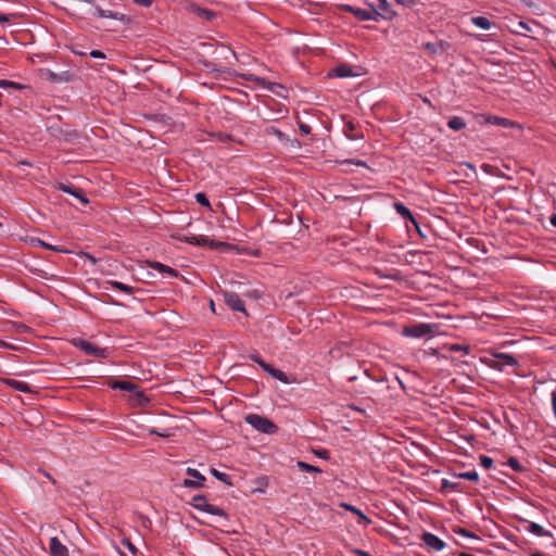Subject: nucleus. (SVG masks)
Returning a JSON list of instances; mask_svg holds the SVG:
<instances>
[{
  "mask_svg": "<svg viewBox=\"0 0 556 556\" xmlns=\"http://www.w3.org/2000/svg\"><path fill=\"white\" fill-rule=\"evenodd\" d=\"M182 240L190 244H193V245H200V247L208 245L210 248H214V249L220 244L219 242L210 240L204 236L190 235V236H185Z\"/></svg>",
  "mask_w": 556,
  "mask_h": 556,
  "instance_id": "obj_13",
  "label": "nucleus"
},
{
  "mask_svg": "<svg viewBox=\"0 0 556 556\" xmlns=\"http://www.w3.org/2000/svg\"><path fill=\"white\" fill-rule=\"evenodd\" d=\"M111 286L113 289L121 290L126 293H132V290H134L132 287L125 285L123 282H119V281H112Z\"/></svg>",
  "mask_w": 556,
  "mask_h": 556,
  "instance_id": "obj_31",
  "label": "nucleus"
},
{
  "mask_svg": "<svg viewBox=\"0 0 556 556\" xmlns=\"http://www.w3.org/2000/svg\"><path fill=\"white\" fill-rule=\"evenodd\" d=\"M528 530L530 533L536 536H549L551 532L545 530L541 525L535 522H529Z\"/></svg>",
  "mask_w": 556,
  "mask_h": 556,
  "instance_id": "obj_25",
  "label": "nucleus"
},
{
  "mask_svg": "<svg viewBox=\"0 0 556 556\" xmlns=\"http://www.w3.org/2000/svg\"><path fill=\"white\" fill-rule=\"evenodd\" d=\"M74 346L85 352L87 355L97 356L100 358H105L109 355L108 349L97 346L92 344L89 341H86L84 339H74L73 340Z\"/></svg>",
  "mask_w": 556,
  "mask_h": 556,
  "instance_id": "obj_5",
  "label": "nucleus"
},
{
  "mask_svg": "<svg viewBox=\"0 0 556 556\" xmlns=\"http://www.w3.org/2000/svg\"><path fill=\"white\" fill-rule=\"evenodd\" d=\"M334 76L340 78L353 77L355 73L353 68L349 65H340L333 70Z\"/></svg>",
  "mask_w": 556,
  "mask_h": 556,
  "instance_id": "obj_23",
  "label": "nucleus"
},
{
  "mask_svg": "<svg viewBox=\"0 0 556 556\" xmlns=\"http://www.w3.org/2000/svg\"><path fill=\"white\" fill-rule=\"evenodd\" d=\"M122 544L134 555L136 556L137 555V548L136 546L128 540V539H124L122 541Z\"/></svg>",
  "mask_w": 556,
  "mask_h": 556,
  "instance_id": "obj_37",
  "label": "nucleus"
},
{
  "mask_svg": "<svg viewBox=\"0 0 556 556\" xmlns=\"http://www.w3.org/2000/svg\"><path fill=\"white\" fill-rule=\"evenodd\" d=\"M459 533H460L462 535H464V536H471V534H470L469 532H467L466 530H464V529H460V530H459Z\"/></svg>",
  "mask_w": 556,
  "mask_h": 556,
  "instance_id": "obj_48",
  "label": "nucleus"
},
{
  "mask_svg": "<svg viewBox=\"0 0 556 556\" xmlns=\"http://www.w3.org/2000/svg\"><path fill=\"white\" fill-rule=\"evenodd\" d=\"M197 202L202 206H210V201L205 193L199 192L195 194Z\"/></svg>",
  "mask_w": 556,
  "mask_h": 556,
  "instance_id": "obj_34",
  "label": "nucleus"
},
{
  "mask_svg": "<svg viewBox=\"0 0 556 556\" xmlns=\"http://www.w3.org/2000/svg\"><path fill=\"white\" fill-rule=\"evenodd\" d=\"M298 467L302 470V471H306V472H311V471H314V472H321V470L311 464H307V463H304V462H299L298 463Z\"/></svg>",
  "mask_w": 556,
  "mask_h": 556,
  "instance_id": "obj_33",
  "label": "nucleus"
},
{
  "mask_svg": "<svg viewBox=\"0 0 556 556\" xmlns=\"http://www.w3.org/2000/svg\"><path fill=\"white\" fill-rule=\"evenodd\" d=\"M340 506L342 508H344L345 510H349L352 514H354V516H357L358 517L357 523L359 526L367 527L371 523V520L357 507H355L351 504H348V503H342Z\"/></svg>",
  "mask_w": 556,
  "mask_h": 556,
  "instance_id": "obj_14",
  "label": "nucleus"
},
{
  "mask_svg": "<svg viewBox=\"0 0 556 556\" xmlns=\"http://www.w3.org/2000/svg\"><path fill=\"white\" fill-rule=\"evenodd\" d=\"M480 465L485 469H490L493 465V459L489 456L482 455L480 457Z\"/></svg>",
  "mask_w": 556,
  "mask_h": 556,
  "instance_id": "obj_35",
  "label": "nucleus"
},
{
  "mask_svg": "<svg viewBox=\"0 0 556 556\" xmlns=\"http://www.w3.org/2000/svg\"><path fill=\"white\" fill-rule=\"evenodd\" d=\"M7 383L11 388H13L17 391L24 392V393H28L31 391L30 386L24 381H20V380H15V379H8Z\"/></svg>",
  "mask_w": 556,
  "mask_h": 556,
  "instance_id": "obj_24",
  "label": "nucleus"
},
{
  "mask_svg": "<svg viewBox=\"0 0 556 556\" xmlns=\"http://www.w3.org/2000/svg\"><path fill=\"white\" fill-rule=\"evenodd\" d=\"M485 123L492 124V125H498V126L506 127V128L514 126V123L511 121L504 118V117L494 116V115H489L485 118Z\"/></svg>",
  "mask_w": 556,
  "mask_h": 556,
  "instance_id": "obj_20",
  "label": "nucleus"
},
{
  "mask_svg": "<svg viewBox=\"0 0 556 556\" xmlns=\"http://www.w3.org/2000/svg\"><path fill=\"white\" fill-rule=\"evenodd\" d=\"M343 9L350 13H352L359 21H374L377 22V14L372 13V11L355 8L350 4H345Z\"/></svg>",
  "mask_w": 556,
  "mask_h": 556,
  "instance_id": "obj_9",
  "label": "nucleus"
},
{
  "mask_svg": "<svg viewBox=\"0 0 556 556\" xmlns=\"http://www.w3.org/2000/svg\"><path fill=\"white\" fill-rule=\"evenodd\" d=\"M421 540L426 546H428L429 548H431L435 552H441L445 547L444 541L441 540L435 534L430 533V532L422 533Z\"/></svg>",
  "mask_w": 556,
  "mask_h": 556,
  "instance_id": "obj_10",
  "label": "nucleus"
},
{
  "mask_svg": "<svg viewBox=\"0 0 556 556\" xmlns=\"http://www.w3.org/2000/svg\"><path fill=\"white\" fill-rule=\"evenodd\" d=\"M43 76L49 79L50 81H53V83H58V81H62L64 78H63V75H59L56 73H53L52 71L50 70H46L43 72Z\"/></svg>",
  "mask_w": 556,
  "mask_h": 556,
  "instance_id": "obj_32",
  "label": "nucleus"
},
{
  "mask_svg": "<svg viewBox=\"0 0 556 556\" xmlns=\"http://www.w3.org/2000/svg\"><path fill=\"white\" fill-rule=\"evenodd\" d=\"M192 506L195 509L204 511V513L210 514L212 516H217V517L227 519L226 511L223 508H220V507H218L216 505L211 504L204 495H195V496H193L192 497Z\"/></svg>",
  "mask_w": 556,
  "mask_h": 556,
  "instance_id": "obj_4",
  "label": "nucleus"
},
{
  "mask_svg": "<svg viewBox=\"0 0 556 556\" xmlns=\"http://www.w3.org/2000/svg\"><path fill=\"white\" fill-rule=\"evenodd\" d=\"M250 358L258 364L266 372H268L273 378L281 381L282 383H291V380L287 376L286 372L281 371L280 369H277L273 367L271 365L265 363L257 354H253L250 356Z\"/></svg>",
  "mask_w": 556,
  "mask_h": 556,
  "instance_id": "obj_6",
  "label": "nucleus"
},
{
  "mask_svg": "<svg viewBox=\"0 0 556 556\" xmlns=\"http://www.w3.org/2000/svg\"><path fill=\"white\" fill-rule=\"evenodd\" d=\"M507 465L515 471H521L522 470V467L520 465V463L518 462V459L514 458V457H510L507 462Z\"/></svg>",
  "mask_w": 556,
  "mask_h": 556,
  "instance_id": "obj_36",
  "label": "nucleus"
},
{
  "mask_svg": "<svg viewBox=\"0 0 556 556\" xmlns=\"http://www.w3.org/2000/svg\"><path fill=\"white\" fill-rule=\"evenodd\" d=\"M437 330L435 324L416 323L404 326L401 333L406 338L422 339L432 338Z\"/></svg>",
  "mask_w": 556,
  "mask_h": 556,
  "instance_id": "obj_2",
  "label": "nucleus"
},
{
  "mask_svg": "<svg viewBox=\"0 0 556 556\" xmlns=\"http://www.w3.org/2000/svg\"><path fill=\"white\" fill-rule=\"evenodd\" d=\"M457 477L460 479H465V480H469V481H473V482H477L479 480V475L476 470L459 472V473H457Z\"/></svg>",
  "mask_w": 556,
  "mask_h": 556,
  "instance_id": "obj_28",
  "label": "nucleus"
},
{
  "mask_svg": "<svg viewBox=\"0 0 556 556\" xmlns=\"http://www.w3.org/2000/svg\"><path fill=\"white\" fill-rule=\"evenodd\" d=\"M249 79H252V80H255V81H260V83H265L264 79L258 78V77H254L253 75H249Z\"/></svg>",
  "mask_w": 556,
  "mask_h": 556,
  "instance_id": "obj_46",
  "label": "nucleus"
},
{
  "mask_svg": "<svg viewBox=\"0 0 556 556\" xmlns=\"http://www.w3.org/2000/svg\"><path fill=\"white\" fill-rule=\"evenodd\" d=\"M1 21H7V18H5V17H2V18H0V22H1Z\"/></svg>",
  "mask_w": 556,
  "mask_h": 556,
  "instance_id": "obj_54",
  "label": "nucleus"
},
{
  "mask_svg": "<svg viewBox=\"0 0 556 556\" xmlns=\"http://www.w3.org/2000/svg\"><path fill=\"white\" fill-rule=\"evenodd\" d=\"M150 267L157 270L161 274H167L172 277H177V275H178L174 268H172L167 265H164L162 263H159V262L150 263Z\"/></svg>",
  "mask_w": 556,
  "mask_h": 556,
  "instance_id": "obj_21",
  "label": "nucleus"
},
{
  "mask_svg": "<svg viewBox=\"0 0 556 556\" xmlns=\"http://www.w3.org/2000/svg\"><path fill=\"white\" fill-rule=\"evenodd\" d=\"M518 26L521 28V30H517V33L520 34V35H525L526 34L525 31L530 30V27L525 22H519Z\"/></svg>",
  "mask_w": 556,
  "mask_h": 556,
  "instance_id": "obj_40",
  "label": "nucleus"
},
{
  "mask_svg": "<svg viewBox=\"0 0 556 556\" xmlns=\"http://www.w3.org/2000/svg\"><path fill=\"white\" fill-rule=\"evenodd\" d=\"M245 421L254 429L265 434H273L278 429L271 420L257 414L248 415Z\"/></svg>",
  "mask_w": 556,
  "mask_h": 556,
  "instance_id": "obj_3",
  "label": "nucleus"
},
{
  "mask_svg": "<svg viewBox=\"0 0 556 556\" xmlns=\"http://www.w3.org/2000/svg\"><path fill=\"white\" fill-rule=\"evenodd\" d=\"M299 127H300V130H301L303 134H305V135H308V134H311V131H312L311 126H308L307 124L301 123Z\"/></svg>",
  "mask_w": 556,
  "mask_h": 556,
  "instance_id": "obj_43",
  "label": "nucleus"
},
{
  "mask_svg": "<svg viewBox=\"0 0 556 556\" xmlns=\"http://www.w3.org/2000/svg\"><path fill=\"white\" fill-rule=\"evenodd\" d=\"M273 130H274V132H275L276 135L281 136V131H279L278 129H273Z\"/></svg>",
  "mask_w": 556,
  "mask_h": 556,
  "instance_id": "obj_51",
  "label": "nucleus"
},
{
  "mask_svg": "<svg viewBox=\"0 0 556 556\" xmlns=\"http://www.w3.org/2000/svg\"><path fill=\"white\" fill-rule=\"evenodd\" d=\"M447 350L450 352H463L465 354H469L470 346L469 345L459 344V343H452V344L447 345Z\"/></svg>",
  "mask_w": 556,
  "mask_h": 556,
  "instance_id": "obj_29",
  "label": "nucleus"
},
{
  "mask_svg": "<svg viewBox=\"0 0 556 556\" xmlns=\"http://www.w3.org/2000/svg\"><path fill=\"white\" fill-rule=\"evenodd\" d=\"M90 56L93 59H104L105 58L104 53L100 50H92L90 52Z\"/></svg>",
  "mask_w": 556,
  "mask_h": 556,
  "instance_id": "obj_41",
  "label": "nucleus"
},
{
  "mask_svg": "<svg viewBox=\"0 0 556 556\" xmlns=\"http://www.w3.org/2000/svg\"><path fill=\"white\" fill-rule=\"evenodd\" d=\"M60 189L68 194H72L73 197L77 198L80 202L84 204L88 203V199L79 190H77L72 185H61Z\"/></svg>",
  "mask_w": 556,
  "mask_h": 556,
  "instance_id": "obj_17",
  "label": "nucleus"
},
{
  "mask_svg": "<svg viewBox=\"0 0 556 556\" xmlns=\"http://www.w3.org/2000/svg\"><path fill=\"white\" fill-rule=\"evenodd\" d=\"M471 23L475 26H477L481 29H484V30H489L493 26H495V24L493 22H491L488 17H484V16H472Z\"/></svg>",
  "mask_w": 556,
  "mask_h": 556,
  "instance_id": "obj_18",
  "label": "nucleus"
},
{
  "mask_svg": "<svg viewBox=\"0 0 556 556\" xmlns=\"http://www.w3.org/2000/svg\"><path fill=\"white\" fill-rule=\"evenodd\" d=\"M211 472H212V475H213L217 480H219V481H222V482H224V483H226V484H228V485H230V484H231V481H230V477H229V475H227V473H225V472H222V471H219V470H217V469H215V468H213V469L211 470Z\"/></svg>",
  "mask_w": 556,
  "mask_h": 556,
  "instance_id": "obj_30",
  "label": "nucleus"
},
{
  "mask_svg": "<svg viewBox=\"0 0 556 556\" xmlns=\"http://www.w3.org/2000/svg\"><path fill=\"white\" fill-rule=\"evenodd\" d=\"M7 346V343L0 340V348Z\"/></svg>",
  "mask_w": 556,
  "mask_h": 556,
  "instance_id": "obj_52",
  "label": "nucleus"
},
{
  "mask_svg": "<svg viewBox=\"0 0 556 556\" xmlns=\"http://www.w3.org/2000/svg\"><path fill=\"white\" fill-rule=\"evenodd\" d=\"M49 553L51 556H70L68 548L56 536L50 539Z\"/></svg>",
  "mask_w": 556,
  "mask_h": 556,
  "instance_id": "obj_12",
  "label": "nucleus"
},
{
  "mask_svg": "<svg viewBox=\"0 0 556 556\" xmlns=\"http://www.w3.org/2000/svg\"><path fill=\"white\" fill-rule=\"evenodd\" d=\"M200 15L204 16L205 18L207 20H211L213 16H214V13L210 10H206V9H201L199 11Z\"/></svg>",
  "mask_w": 556,
  "mask_h": 556,
  "instance_id": "obj_39",
  "label": "nucleus"
},
{
  "mask_svg": "<svg viewBox=\"0 0 556 556\" xmlns=\"http://www.w3.org/2000/svg\"><path fill=\"white\" fill-rule=\"evenodd\" d=\"M273 87H277V88L282 89V87H281L280 85H277V84H270V87H268V90L274 91Z\"/></svg>",
  "mask_w": 556,
  "mask_h": 556,
  "instance_id": "obj_49",
  "label": "nucleus"
},
{
  "mask_svg": "<svg viewBox=\"0 0 556 556\" xmlns=\"http://www.w3.org/2000/svg\"><path fill=\"white\" fill-rule=\"evenodd\" d=\"M394 208L403 218L408 219L415 226H417V220L415 219L414 215L403 203H395Z\"/></svg>",
  "mask_w": 556,
  "mask_h": 556,
  "instance_id": "obj_19",
  "label": "nucleus"
},
{
  "mask_svg": "<svg viewBox=\"0 0 556 556\" xmlns=\"http://www.w3.org/2000/svg\"><path fill=\"white\" fill-rule=\"evenodd\" d=\"M149 433H150V434H156V435H160V437H166V435H167V434H165V433H161V432H159L156 429H151V430L149 431Z\"/></svg>",
  "mask_w": 556,
  "mask_h": 556,
  "instance_id": "obj_45",
  "label": "nucleus"
},
{
  "mask_svg": "<svg viewBox=\"0 0 556 556\" xmlns=\"http://www.w3.org/2000/svg\"><path fill=\"white\" fill-rule=\"evenodd\" d=\"M225 303L235 312H243L245 313V307L243 301L239 298L237 293L233 292H225L224 294Z\"/></svg>",
  "mask_w": 556,
  "mask_h": 556,
  "instance_id": "obj_11",
  "label": "nucleus"
},
{
  "mask_svg": "<svg viewBox=\"0 0 556 556\" xmlns=\"http://www.w3.org/2000/svg\"><path fill=\"white\" fill-rule=\"evenodd\" d=\"M94 15H97L98 17H102V18L105 17V18H112V20H117V21H124V18H125V15L123 13L114 12V11H110V10H103L99 7L96 8Z\"/></svg>",
  "mask_w": 556,
  "mask_h": 556,
  "instance_id": "obj_16",
  "label": "nucleus"
},
{
  "mask_svg": "<svg viewBox=\"0 0 556 556\" xmlns=\"http://www.w3.org/2000/svg\"><path fill=\"white\" fill-rule=\"evenodd\" d=\"M447 126L453 130H462L466 127V123L462 117L454 116L447 122Z\"/></svg>",
  "mask_w": 556,
  "mask_h": 556,
  "instance_id": "obj_26",
  "label": "nucleus"
},
{
  "mask_svg": "<svg viewBox=\"0 0 556 556\" xmlns=\"http://www.w3.org/2000/svg\"><path fill=\"white\" fill-rule=\"evenodd\" d=\"M29 243L33 247H40V248H43V249H47V250H51V251H55V252H65V250H62V249H60L58 247L49 244V243H47V242H45L41 239L36 238V237L29 238Z\"/></svg>",
  "mask_w": 556,
  "mask_h": 556,
  "instance_id": "obj_22",
  "label": "nucleus"
},
{
  "mask_svg": "<svg viewBox=\"0 0 556 556\" xmlns=\"http://www.w3.org/2000/svg\"><path fill=\"white\" fill-rule=\"evenodd\" d=\"M459 556H475V555L467 554V553H462Z\"/></svg>",
  "mask_w": 556,
  "mask_h": 556,
  "instance_id": "obj_53",
  "label": "nucleus"
},
{
  "mask_svg": "<svg viewBox=\"0 0 556 556\" xmlns=\"http://www.w3.org/2000/svg\"><path fill=\"white\" fill-rule=\"evenodd\" d=\"M342 131L344 136L350 140H357L363 136L358 131L356 125L351 121L344 123Z\"/></svg>",
  "mask_w": 556,
  "mask_h": 556,
  "instance_id": "obj_15",
  "label": "nucleus"
},
{
  "mask_svg": "<svg viewBox=\"0 0 556 556\" xmlns=\"http://www.w3.org/2000/svg\"><path fill=\"white\" fill-rule=\"evenodd\" d=\"M353 164L358 165V166L365 165L364 162H362V161L353 162Z\"/></svg>",
  "mask_w": 556,
  "mask_h": 556,
  "instance_id": "obj_50",
  "label": "nucleus"
},
{
  "mask_svg": "<svg viewBox=\"0 0 556 556\" xmlns=\"http://www.w3.org/2000/svg\"><path fill=\"white\" fill-rule=\"evenodd\" d=\"M489 354L490 357H484L481 361L491 369L504 371L506 367L519 366V361L511 354L496 352L493 350L489 351Z\"/></svg>",
  "mask_w": 556,
  "mask_h": 556,
  "instance_id": "obj_1",
  "label": "nucleus"
},
{
  "mask_svg": "<svg viewBox=\"0 0 556 556\" xmlns=\"http://www.w3.org/2000/svg\"><path fill=\"white\" fill-rule=\"evenodd\" d=\"M134 1L143 7H150L152 4V0H134Z\"/></svg>",
  "mask_w": 556,
  "mask_h": 556,
  "instance_id": "obj_44",
  "label": "nucleus"
},
{
  "mask_svg": "<svg viewBox=\"0 0 556 556\" xmlns=\"http://www.w3.org/2000/svg\"><path fill=\"white\" fill-rule=\"evenodd\" d=\"M549 223L556 227V214H553L551 217H549Z\"/></svg>",
  "mask_w": 556,
  "mask_h": 556,
  "instance_id": "obj_47",
  "label": "nucleus"
},
{
  "mask_svg": "<svg viewBox=\"0 0 556 556\" xmlns=\"http://www.w3.org/2000/svg\"><path fill=\"white\" fill-rule=\"evenodd\" d=\"M397 4L403 7H410L415 4L416 0H395Z\"/></svg>",
  "mask_w": 556,
  "mask_h": 556,
  "instance_id": "obj_42",
  "label": "nucleus"
},
{
  "mask_svg": "<svg viewBox=\"0 0 556 556\" xmlns=\"http://www.w3.org/2000/svg\"><path fill=\"white\" fill-rule=\"evenodd\" d=\"M377 7L378 9L372 11V13L377 14V22L380 18L391 21L396 15V12L392 10L390 3L387 0H378Z\"/></svg>",
  "mask_w": 556,
  "mask_h": 556,
  "instance_id": "obj_8",
  "label": "nucleus"
},
{
  "mask_svg": "<svg viewBox=\"0 0 556 556\" xmlns=\"http://www.w3.org/2000/svg\"><path fill=\"white\" fill-rule=\"evenodd\" d=\"M187 475L192 479H185L182 485L189 489H199L203 485L205 477L197 469L188 467Z\"/></svg>",
  "mask_w": 556,
  "mask_h": 556,
  "instance_id": "obj_7",
  "label": "nucleus"
},
{
  "mask_svg": "<svg viewBox=\"0 0 556 556\" xmlns=\"http://www.w3.org/2000/svg\"><path fill=\"white\" fill-rule=\"evenodd\" d=\"M0 87L1 88L14 87V88H17V89L22 88V86L20 84H16V83H13V81H9V80H0Z\"/></svg>",
  "mask_w": 556,
  "mask_h": 556,
  "instance_id": "obj_38",
  "label": "nucleus"
},
{
  "mask_svg": "<svg viewBox=\"0 0 556 556\" xmlns=\"http://www.w3.org/2000/svg\"><path fill=\"white\" fill-rule=\"evenodd\" d=\"M112 388L125 391H132L136 389V384L126 380H116L113 382Z\"/></svg>",
  "mask_w": 556,
  "mask_h": 556,
  "instance_id": "obj_27",
  "label": "nucleus"
}]
</instances>
